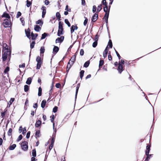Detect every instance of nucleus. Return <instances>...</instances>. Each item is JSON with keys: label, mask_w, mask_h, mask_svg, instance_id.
<instances>
[{"label": "nucleus", "mask_w": 161, "mask_h": 161, "mask_svg": "<svg viewBox=\"0 0 161 161\" xmlns=\"http://www.w3.org/2000/svg\"><path fill=\"white\" fill-rule=\"evenodd\" d=\"M63 23L61 21H59L58 23V30L57 34L58 36H60L61 35L63 34Z\"/></svg>", "instance_id": "obj_1"}, {"label": "nucleus", "mask_w": 161, "mask_h": 161, "mask_svg": "<svg viewBox=\"0 0 161 161\" xmlns=\"http://www.w3.org/2000/svg\"><path fill=\"white\" fill-rule=\"evenodd\" d=\"M150 146L149 145H147L146 146V150L145 151V154L147 156V157L145 159V161H148L150 158V157L152 155H149V153L150 151Z\"/></svg>", "instance_id": "obj_2"}, {"label": "nucleus", "mask_w": 161, "mask_h": 161, "mask_svg": "<svg viewBox=\"0 0 161 161\" xmlns=\"http://www.w3.org/2000/svg\"><path fill=\"white\" fill-rule=\"evenodd\" d=\"M2 52V58L3 61H6L9 54V52Z\"/></svg>", "instance_id": "obj_3"}, {"label": "nucleus", "mask_w": 161, "mask_h": 161, "mask_svg": "<svg viewBox=\"0 0 161 161\" xmlns=\"http://www.w3.org/2000/svg\"><path fill=\"white\" fill-rule=\"evenodd\" d=\"M36 61L37 62L36 69H40L41 65L42 64V61L40 57H37L36 59Z\"/></svg>", "instance_id": "obj_4"}, {"label": "nucleus", "mask_w": 161, "mask_h": 161, "mask_svg": "<svg viewBox=\"0 0 161 161\" xmlns=\"http://www.w3.org/2000/svg\"><path fill=\"white\" fill-rule=\"evenodd\" d=\"M11 22L8 19H5L3 22V25L5 27H9L10 26Z\"/></svg>", "instance_id": "obj_5"}, {"label": "nucleus", "mask_w": 161, "mask_h": 161, "mask_svg": "<svg viewBox=\"0 0 161 161\" xmlns=\"http://www.w3.org/2000/svg\"><path fill=\"white\" fill-rule=\"evenodd\" d=\"M27 142L25 141L21 143V147L22 149L24 151H26L27 150L28 148V146L27 145Z\"/></svg>", "instance_id": "obj_6"}, {"label": "nucleus", "mask_w": 161, "mask_h": 161, "mask_svg": "<svg viewBox=\"0 0 161 161\" xmlns=\"http://www.w3.org/2000/svg\"><path fill=\"white\" fill-rule=\"evenodd\" d=\"M109 9L108 10V12H106L105 15L103 19L106 22V24H107L108 23V19L109 16Z\"/></svg>", "instance_id": "obj_7"}, {"label": "nucleus", "mask_w": 161, "mask_h": 161, "mask_svg": "<svg viewBox=\"0 0 161 161\" xmlns=\"http://www.w3.org/2000/svg\"><path fill=\"white\" fill-rule=\"evenodd\" d=\"M76 59V56L75 55H73L71 58V59L68 62V64H71V65H73V64L75 62Z\"/></svg>", "instance_id": "obj_8"}, {"label": "nucleus", "mask_w": 161, "mask_h": 161, "mask_svg": "<svg viewBox=\"0 0 161 161\" xmlns=\"http://www.w3.org/2000/svg\"><path fill=\"white\" fill-rule=\"evenodd\" d=\"M64 36H62L60 37H58L56 40V43H61L64 40Z\"/></svg>", "instance_id": "obj_9"}, {"label": "nucleus", "mask_w": 161, "mask_h": 161, "mask_svg": "<svg viewBox=\"0 0 161 161\" xmlns=\"http://www.w3.org/2000/svg\"><path fill=\"white\" fill-rule=\"evenodd\" d=\"M41 9L42 10V18H44L46 14V8L45 6H43L42 7Z\"/></svg>", "instance_id": "obj_10"}, {"label": "nucleus", "mask_w": 161, "mask_h": 161, "mask_svg": "<svg viewBox=\"0 0 161 161\" xmlns=\"http://www.w3.org/2000/svg\"><path fill=\"white\" fill-rule=\"evenodd\" d=\"M123 66L120 64V63H119V65L118 67V70L119 72L121 74L122 72L123 71Z\"/></svg>", "instance_id": "obj_11"}, {"label": "nucleus", "mask_w": 161, "mask_h": 161, "mask_svg": "<svg viewBox=\"0 0 161 161\" xmlns=\"http://www.w3.org/2000/svg\"><path fill=\"white\" fill-rule=\"evenodd\" d=\"M98 16V15L97 14V13H95L92 19V21L94 22L96 21V20L97 19Z\"/></svg>", "instance_id": "obj_12"}, {"label": "nucleus", "mask_w": 161, "mask_h": 161, "mask_svg": "<svg viewBox=\"0 0 161 161\" xmlns=\"http://www.w3.org/2000/svg\"><path fill=\"white\" fill-rule=\"evenodd\" d=\"M108 51V49L107 47L103 52V56L104 58L107 57Z\"/></svg>", "instance_id": "obj_13"}, {"label": "nucleus", "mask_w": 161, "mask_h": 161, "mask_svg": "<svg viewBox=\"0 0 161 161\" xmlns=\"http://www.w3.org/2000/svg\"><path fill=\"white\" fill-rule=\"evenodd\" d=\"M25 33L27 36L28 38L30 39L31 38L30 36V30L29 28H28L27 31H26V30H25Z\"/></svg>", "instance_id": "obj_14"}, {"label": "nucleus", "mask_w": 161, "mask_h": 161, "mask_svg": "<svg viewBox=\"0 0 161 161\" xmlns=\"http://www.w3.org/2000/svg\"><path fill=\"white\" fill-rule=\"evenodd\" d=\"M78 29V27L76 26L72 25L71 28V33H72L75 30H77Z\"/></svg>", "instance_id": "obj_15"}, {"label": "nucleus", "mask_w": 161, "mask_h": 161, "mask_svg": "<svg viewBox=\"0 0 161 161\" xmlns=\"http://www.w3.org/2000/svg\"><path fill=\"white\" fill-rule=\"evenodd\" d=\"M59 48L56 46H54L53 48V54L56 53L59 50Z\"/></svg>", "instance_id": "obj_16"}, {"label": "nucleus", "mask_w": 161, "mask_h": 161, "mask_svg": "<svg viewBox=\"0 0 161 161\" xmlns=\"http://www.w3.org/2000/svg\"><path fill=\"white\" fill-rule=\"evenodd\" d=\"M2 17H5L8 19H10V16L8 13H4L2 15Z\"/></svg>", "instance_id": "obj_17"}, {"label": "nucleus", "mask_w": 161, "mask_h": 161, "mask_svg": "<svg viewBox=\"0 0 161 161\" xmlns=\"http://www.w3.org/2000/svg\"><path fill=\"white\" fill-rule=\"evenodd\" d=\"M37 36V34H33V33H31V39L33 40H35Z\"/></svg>", "instance_id": "obj_18"}, {"label": "nucleus", "mask_w": 161, "mask_h": 161, "mask_svg": "<svg viewBox=\"0 0 161 161\" xmlns=\"http://www.w3.org/2000/svg\"><path fill=\"white\" fill-rule=\"evenodd\" d=\"M34 29L36 31L38 32L41 29V28L38 25H36L35 26Z\"/></svg>", "instance_id": "obj_19"}, {"label": "nucleus", "mask_w": 161, "mask_h": 161, "mask_svg": "<svg viewBox=\"0 0 161 161\" xmlns=\"http://www.w3.org/2000/svg\"><path fill=\"white\" fill-rule=\"evenodd\" d=\"M102 5L101 4L99 5L98 6V8L97 9L96 13H98L102 9Z\"/></svg>", "instance_id": "obj_20"}, {"label": "nucleus", "mask_w": 161, "mask_h": 161, "mask_svg": "<svg viewBox=\"0 0 161 161\" xmlns=\"http://www.w3.org/2000/svg\"><path fill=\"white\" fill-rule=\"evenodd\" d=\"M7 51H8V52L11 51H9L7 45L4 47H3L2 52H7Z\"/></svg>", "instance_id": "obj_21"}, {"label": "nucleus", "mask_w": 161, "mask_h": 161, "mask_svg": "<svg viewBox=\"0 0 161 161\" xmlns=\"http://www.w3.org/2000/svg\"><path fill=\"white\" fill-rule=\"evenodd\" d=\"M32 81V79L31 77H29L28 78L26 83L28 85H30Z\"/></svg>", "instance_id": "obj_22"}, {"label": "nucleus", "mask_w": 161, "mask_h": 161, "mask_svg": "<svg viewBox=\"0 0 161 161\" xmlns=\"http://www.w3.org/2000/svg\"><path fill=\"white\" fill-rule=\"evenodd\" d=\"M41 124V121L40 120H38L36 122L35 124V126L36 127H39Z\"/></svg>", "instance_id": "obj_23"}, {"label": "nucleus", "mask_w": 161, "mask_h": 161, "mask_svg": "<svg viewBox=\"0 0 161 161\" xmlns=\"http://www.w3.org/2000/svg\"><path fill=\"white\" fill-rule=\"evenodd\" d=\"M46 100H43L42 102V103H41V107L42 108H44L45 106V104H46Z\"/></svg>", "instance_id": "obj_24"}, {"label": "nucleus", "mask_w": 161, "mask_h": 161, "mask_svg": "<svg viewBox=\"0 0 161 161\" xmlns=\"http://www.w3.org/2000/svg\"><path fill=\"white\" fill-rule=\"evenodd\" d=\"M43 23V22L41 20L39 19L36 22V24L37 25H40L42 26Z\"/></svg>", "instance_id": "obj_25"}, {"label": "nucleus", "mask_w": 161, "mask_h": 161, "mask_svg": "<svg viewBox=\"0 0 161 161\" xmlns=\"http://www.w3.org/2000/svg\"><path fill=\"white\" fill-rule=\"evenodd\" d=\"M56 17L57 18V19L58 20H60L61 16L59 12H57L56 13Z\"/></svg>", "instance_id": "obj_26"}, {"label": "nucleus", "mask_w": 161, "mask_h": 161, "mask_svg": "<svg viewBox=\"0 0 161 161\" xmlns=\"http://www.w3.org/2000/svg\"><path fill=\"white\" fill-rule=\"evenodd\" d=\"M16 147V145L15 144H14L10 146L9 147V149L10 150H13L15 147Z\"/></svg>", "instance_id": "obj_27"}, {"label": "nucleus", "mask_w": 161, "mask_h": 161, "mask_svg": "<svg viewBox=\"0 0 161 161\" xmlns=\"http://www.w3.org/2000/svg\"><path fill=\"white\" fill-rule=\"evenodd\" d=\"M42 94V89L41 87H40L38 88V96H41Z\"/></svg>", "instance_id": "obj_28"}, {"label": "nucleus", "mask_w": 161, "mask_h": 161, "mask_svg": "<svg viewBox=\"0 0 161 161\" xmlns=\"http://www.w3.org/2000/svg\"><path fill=\"white\" fill-rule=\"evenodd\" d=\"M47 34L46 33H44L42 35V36L41 37V39H43L45 38L46 36H47Z\"/></svg>", "instance_id": "obj_29"}, {"label": "nucleus", "mask_w": 161, "mask_h": 161, "mask_svg": "<svg viewBox=\"0 0 161 161\" xmlns=\"http://www.w3.org/2000/svg\"><path fill=\"white\" fill-rule=\"evenodd\" d=\"M90 64V62L89 61H87L86 62L84 65V67L86 68Z\"/></svg>", "instance_id": "obj_30"}, {"label": "nucleus", "mask_w": 161, "mask_h": 161, "mask_svg": "<svg viewBox=\"0 0 161 161\" xmlns=\"http://www.w3.org/2000/svg\"><path fill=\"white\" fill-rule=\"evenodd\" d=\"M29 89V86L27 85H25L24 86V91L25 92H27Z\"/></svg>", "instance_id": "obj_31"}, {"label": "nucleus", "mask_w": 161, "mask_h": 161, "mask_svg": "<svg viewBox=\"0 0 161 161\" xmlns=\"http://www.w3.org/2000/svg\"><path fill=\"white\" fill-rule=\"evenodd\" d=\"M65 23L68 25V27L70 26V24L68 20L67 19H65L64 20Z\"/></svg>", "instance_id": "obj_32"}, {"label": "nucleus", "mask_w": 161, "mask_h": 161, "mask_svg": "<svg viewBox=\"0 0 161 161\" xmlns=\"http://www.w3.org/2000/svg\"><path fill=\"white\" fill-rule=\"evenodd\" d=\"M32 155L34 157L36 156V152L35 149H33L32 151Z\"/></svg>", "instance_id": "obj_33"}, {"label": "nucleus", "mask_w": 161, "mask_h": 161, "mask_svg": "<svg viewBox=\"0 0 161 161\" xmlns=\"http://www.w3.org/2000/svg\"><path fill=\"white\" fill-rule=\"evenodd\" d=\"M84 73V71L83 70H81L80 72V76L81 79H82L83 77V76Z\"/></svg>", "instance_id": "obj_34"}, {"label": "nucleus", "mask_w": 161, "mask_h": 161, "mask_svg": "<svg viewBox=\"0 0 161 161\" xmlns=\"http://www.w3.org/2000/svg\"><path fill=\"white\" fill-rule=\"evenodd\" d=\"M14 100V98H11V99L9 102V105L8 106V107H9L10 106V105L12 104V103L13 102Z\"/></svg>", "instance_id": "obj_35"}, {"label": "nucleus", "mask_w": 161, "mask_h": 161, "mask_svg": "<svg viewBox=\"0 0 161 161\" xmlns=\"http://www.w3.org/2000/svg\"><path fill=\"white\" fill-rule=\"evenodd\" d=\"M79 88V86H78V85H77V86L76 87V93H75V98L76 99L77 97V95L78 93V90Z\"/></svg>", "instance_id": "obj_36"}, {"label": "nucleus", "mask_w": 161, "mask_h": 161, "mask_svg": "<svg viewBox=\"0 0 161 161\" xmlns=\"http://www.w3.org/2000/svg\"><path fill=\"white\" fill-rule=\"evenodd\" d=\"M84 18H85V20L83 24L84 26H86L87 23L88 19L86 17H84Z\"/></svg>", "instance_id": "obj_37"}, {"label": "nucleus", "mask_w": 161, "mask_h": 161, "mask_svg": "<svg viewBox=\"0 0 161 161\" xmlns=\"http://www.w3.org/2000/svg\"><path fill=\"white\" fill-rule=\"evenodd\" d=\"M104 61L102 60H100L99 64V67L102 66L104 64Z\"/></svg>", "instance_id": "obj_38"}, {"label": "nucleus", "mask_w": 161, "mask_h": 161, "mask_svg": "<svg viewBox=\"0 0 161 161\" xmlns=\"http://www.w3.org/2000/svg\"><path fill=\"white\" fill-rule=\"evenodd\" d=\"M9 70V67H7L4 71L5 73H7Z\"/></svg>", "instance_id": "obj_39"}, {"label": "nucleus", "mask_w": 161, "mask_h": 161, "mask_svg": "<svg viewBox=\"0 0 161 161\" xmlns=\"http://www.w3.org/2000/svg\"><path fill=\"white\" fill-rule=\"evenodd\" d=\"M45 52V49L43 47H41L40 49V53H43Z\"/></svg>", "instance_id": "obj_40"}, {"label": "nucleus", "mask_w": 161, "mask_h": 161, "mask_svg": "<svg viewBox=\"0 0 161 161\" xmlns=\"http://www.w3.org/2000/svg\"><path fill=\"white\" fill-rule=\"evenodd\" d=\"M12 131V129L10 128L8 132V136H11V133Z\"/></svg>", "instance_id": "obj_41"}, {"label": "nucleus", "mask_w": 161, "mask_h": 161, "mask_svg": "<svg viewBox=\"0 0 161 161\" xmlns=\"http://www.w3.org/2000/svg\"><path fill=\"white\" fill-rule=\"evenodd\" d=\"M35 44V41L33 42L30 45L31 48L32 49L34 48Z\"/></svg>", "instance_id": "obj_42"}, {"label": "nucleus", "mask_w": 161, "mask_h": 161, "mask_svg": "<svg viewBox=\"0 0 161 161\" xmlns=\"http://www.w3.org/2000/svg\"><path fill=\"white\" fill-rule=\"evenodd\" d=\"M31 4V3L28 0L27 1L26 5L27 7H29L30 6Z\"/></svg>", "instance_id": "obj_43"}, {"label": "nucleus", "mask_w": 161, "mask_h": 161, "mask_svg": "<svg viewBox=\"0 0 161 161\" xmlns=\"http://www.w3.org/2000/svg\"><path fill=\"white\" fill-rule=\"evenodd\" d=\"M108 44L110 48H112V41L111 40H109Z\"/></svg>", "instance_id": "obj_44"}, {"label": "nucleus", "mask_w": 161, "mask_h": 161, "mask_svg": "<svg viewBox=\"0 0 161 161\" xmlns=\"http://www.w3.org/2000/svg\"><path fill=\"white\" fill-rule=\"evenodd\" d=\"M97 41H95L92 44V47H95L97 45Z\"/></svg>", "instance_id": "obj_45"}, {"label": "nucleus", "mask_w": 161, "mask_h": 161, "mask_svg": "<svg viewBox=\"0 0 161 161\" xmlns=\"http://www.w3.org/2000/svg\"><path fill=\"white\" fill-rule=\"evenodd\" d=\"M58 107L57 106H55L53 109V112L54 113H56L57 112Z\"/></svg>", "instance_id": "obj_46"}, {"label": "nucleus", "mask_w": 161, "mask_h": 161, "mask_svg": "<svg viewBox=\"0 0 161 161\" xmlns=\"http://www.w3.org/2000/svg\"><path fill=\"white\" fill-rule=\"evenodd\" d=\"M96 7L95 5H94L93 6L92 12L93 13H95L96 11Z\"/></svg>", "instance_id": "obj_47"}, {"label": "nucleus", "mask_w": 161, "mask_h": 161, "mask_svg": "<svg viewBox=\"0 0 161 161\" xmlns=\"http://www.w3.org/2000/svg\"><path fill=\"white\" fill-rule=\"evenodd\" d=\"M23 136L21 135H20L17 140L18 141H19L20 140H21Z\"/></svg>", "instance_id": "obj_48"}, {"label": "nucleus", "mask_w": 161, "mask_h": 161, "mask_svg": "<svg viewBox=\"0 0 161 161\" xmlns=\"http://www.w3.org/2000/svg\"><path fill=\"white\" fill-rule=\"evenodd\" d=\"M21 15V13L20 12H18L17 14L16 17L18 18Z\"/></svg>", "instance_id": "obj_49"}, {"label": "nucleus", "mask_w": 161, "mask_h": 161, "mask_svg": "<svg viewBox=\"0 0 161 161\" xmlns=\"http://www.w3.org/2000/svg\"><path fill=\"white\" fill-rule=\"evenodd\" d=\"M20 20L21 21V22L22 23V25H24V24L25 23L24 19L23 18H20Z\"/></svg>", "instance_id": "obj_50"}, {"label": "nucleus", "mask_w": 161, "mask_h": 161, "mask_svg": "<svg viewBox=\"0 0 161 161\" xmlns=\"http://www.w3.org/2000/svg\"><path fill=\"white\" fill-rule=\"evenodd\" d=\"M54 118H52L51 119V122L53 123V129H54Z\"/></svg>", "instance_id": "obj_51"}, {"label": "nucleus", "mask_w": 161, "mask_h": 161, "mask_svg": "<svg viewBox=\"0 0 161 161\" xmlns=\"http://www.w3.org/2000/svg\"><path fill=\"white\" fill-rule=\"evenodd\" d=\"M26 132V128L25 127H24L23 128V130L22 131V134H25Z\"/></svg>", "instance_id": "obj_52"}, {"label": "nucleus", "mask_w": 161, "mask_h": 161, "mask_svg": "<svg viewBox=\"0 0 161 161\" xmlns=\"http://www.w3.org/2000/svg\"><path fill=\"white\" fill-rule=\"evenodd\" d=\"M30 131H29L27 133L26 137L27 138H29L30 136Z\"/></svg>", "instance_id": "obj_53"}, {"label": "nucleus", "mask_w": 161, "mask_h": 161, "mask_svg": "<svg viewBox=\"0 0 161 161\" xmlns=\"http://www.w3.org/2000/svg\"><path fill=\"white\" fill-rule=\"evenodd\" d=\"M108 58L109 60H111L112 59V57L111 56L110 53H108Z\"/></svg>", "instance_id": "obj_54"}, {"label": "nucleus", "mask_w": 161, "mask_h": 161, "mask_svg": "<svg viewBox=\"0 0 161 161\" xmlns=\"http://www.w3.org/2000/svg\"><path fill=\"white\" fill-rule=\"evenodd\" d=\"M40 131L39 130L37 131L36 132V135L37 137L39 136Z\"/></svg>", "instance_id": "obj_55"}, {"label": "nucleus", "mask_w": 161, "mask_h": 161, "mask_svg": "<svg viewBox=\"0 0 161 161\" xmlns=\"http://www.w3.org/2000/svg\"><path fill=\"white\" fill-rule=\"evenodd\" d=\"M102 3L103 5H105V6H106V5H107L106 1V0H103V1H102Z\"/></svg>", "instance_id": "obj_56"}, {"label": "nucleus", "mask_w": 161, "mask_h": 161, "mask_svg": "<svg viewBox=\"0 0 161 161\" xmlns=\"http://www.w3.org/2000/svg\"><path fill=\"white\" fill-rule=\"evenodd\" d=\"M5 113H6L5 112H4L1 113V117H2V118H3H3L5 114Z\"/></svg>", "instance_id": "obj_57"}, {"label": "nucleus", "mask_w": 161, "mask_h": 161, "mask_svg": "<svg viewBox=\"0 0 161 161\" xmlns=\"http://www.w3.org/2000/svg\"><path fill=\"white\" fill-rule=\"evenodd\" d=\"M108 6L107 5H106V6H105V7L104 8V11L105 12H107V10H108Z\"/></svg>", "instance_id": "obj_58"}, {"label": "nucleus", "mask_w": 161, "mask_h": 161, "mask_svg": "<svg viewBox=\"0 0 161 161\" xmlns=\"http://www.w3.org/2000/svg\"><path fill=\"white\" fill-rule=\"evenodd\" d=\"M65 10L67 11H70L71 10L70 9H69L68 8V6L66 5L65 7Z\"/></svg>", "instance_id": "obj_59"}, {"label": "nucleus", "mask_w": 161, "mask_h": 161, "mask_svg": "<svg viewBox=\"0 0 161 161\" xmlns=\"http://www.w3.org/2000/svg\"><path fill=\"white\" fill-rule=\"evenodd\" d=\"M84 50H83V49H81L80 50V55H83V54H84Z\"/></svg>", "instance_id": "obj_60"}, {"label": "nucleus", "mask_w": 161, "mask_h": 161, "mask_svg": "<svg viewBox=\"0 0 161 161\" xmlns=\"http://www.w3.org/2000/svg\"><path fill=\"white\" fill-rule=\"evenodd\" d=\"M23 129L22 127V126H20L19 129V133H21Z\"/></svg>", "instance_id": "obj_61"}, {"label": "nucleus", "mask_w": 161, "mask_h": 161, "mask_svg": "<svg viewBox=\"0 0 161 161\" xmlns=\"http://www.w3.org/2000/svg\"><path fill=\"white\" fill-rule=\"evenodd\" d=\"M61 86L60 84L59 83H57L56 84L55 86L57 88H59Z\"/></svg>", "instance_id": "obj_62"}, {"label": "nucleus", "mask_w": 161, "mask_h": 161, "mask_svg": "<svg viewBox=\"0 0 161 161\" xmlns=\"http://www.w3.org/2000/svg\"><path fill=\"white\" fill-rule=\"evenodd\" d=\"M11 51H10L9 54V55L8 58V62L10 60V58L11 57Z\"/></svg>", "instance_id": "obj_63"}, {"label": "nucleus", "mask_w": 161, "mask_h": 161, "mask_svg": "<svg viewBox=\"0 0 161 161\" xmlns=\"http://www.w3.org/2000/svg\"><path fill=\"white\" fill-rule=\"evenodd\" d=\"M115 52H116V54H117V56L119 58V59H120V56L119 55V53H118V52L115 50Z\"/></svg>", "instance_id": "obj_64"}]
</instances>
